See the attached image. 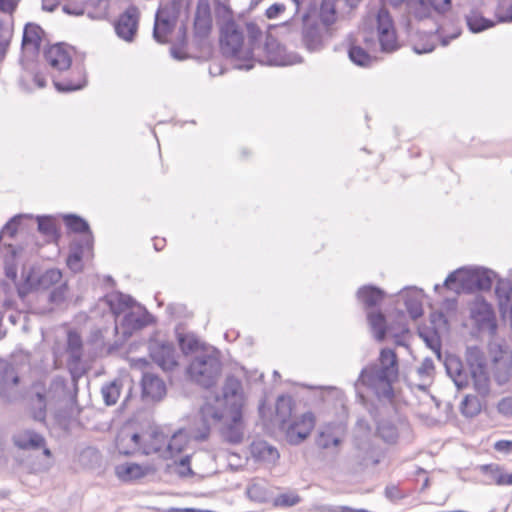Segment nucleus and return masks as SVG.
I'll return each mask as SVG.
<instances>
[{"mask_svg": "<svg viewBox=\"0 0 512 512\" xmlns=\"http://www.w3.org/2000/svg\"><path fill=\"white\" fill-rule=\"evenodd\" d=\"M399 377V360L396 352L391 348H382L378 358L365 366L354 383L360 403L375 419L377 407L366 399L363 389L372 394L379 402L392 404L395 398L393 384Z\"/></svg>", "mask_w": 512, "mask_h": 512, "instance_id": "obj_1", "label": "nucleus"}, {"mask_svg": "<svg viewBox=\"0 0 512 512\" xmlns=\"http://www.w3.org/2000/svg\"><path fill=\"white\" fill-rule=\"evenodd\" d=\"M406 1L380 0L382 6L371 9L363 19V29L375 34L382 52L392 53L400 47L394 20L385 5L397 8Z\"/></svg>", "mask_w": 512, "mask_h": 512, "instance_id": "obj_2", "label": "nucleus"}, {"mask_svg": "<svg viewBox=\"0 0 512 512\" xmlns=\"http://www.w3.org/2000/svg\"><path fill=\"white\" fill-rule=\"evenodd\" d=\"M494 277V272L485 268L458 269L447 276L443 285L457 293L488 291Z\"/></svg>", "mask_w": 512, "mask_h": 512, "instance_id": "obj_3", "label": "nucleus"}, {"mask_svg": "<svg viewBox=\"0 0 512 512\" xmlns=\"http://www.w3.org/2000/svg\"><path fill=\"white\" fill-rule=\"evenodd\" d=\"M222 362L220 351L214 348L211 354L195 357L187 366L186 373L199 386L204 389L214 387L221 376Z\"/></svg>", "mask_w": 512, "mask_h": 512, "instance_id": "obj_4", "label": "nucleus"}, {"mask_svg": "<svg viewBox=\"0 0 512 512\" xmlns=\"http://www.w3.org/2000/svg\"><path fill=\"white\" fill-rule=\"evenodd\" d=\"M375 434L370 423L359 418L354 427V459L361 466H375L380 461V451L374 443Z\"/></svg>", "mask_w": 512, "mask_h": 512, "instance_id": "obj_5", "label": "nucleus"}, {"mask_svg": "<svg viewBox=\"0 0 512 512\" xmlns=\"http://www.w3.org/2000/svg\"><path fill=\"white\" fill-rule=\"evenodd\" d=\"M219 47L225 58H231L243 63L244 33L235 19L220 24Z\"/></svg>", "mask_w": 512, "mask_h": 512, "instance_id": "obj_6", "label": "nucleus"}, {"mask_svg": "<svg viewBox=\"0 0 512 512\" xmlns=\"http://www.w3.org/2000/svg\"><path fill=\"white\" fill-rule=\"evenodd\" d=\"M321 22H299L298 18L292 16L289 20L282 23V27L288 32H300L303 46L309 52H319L324 46V39Z\"/></svg>", "mask_w": 512, "mask_h": 512, "instance_id": "obj_7", "label": "nucleus"}, {"mask_svg": "<svg viewBox=\"0 0 512 512\" xmlns=\"http://www.w3.org/2000/svg\"><path fill=\"white\" fill-rule=\"evenodd\" d=\"M265 60H259L260 64L267 66H290L303 62V57L297 52H288L285 45L267 32L264 42Z\"/></svg>", "mask_w": 512, "mask_h": 512, "instance_id": "obj_8", "label": "nucleus"}, {"mask_svg": "<svg viewBox=\"0 0 512 512\" xmlns=\"http://www.w3.org/2000/svg\"><path fill=\"white\" fill-rule=\"evenodd\" d=\"M467 363L475 391L482 397H486L490 393V377L483 352L478 347H469Z\"/></svg>", "mask_w": 512, "mask_h": 512, "instance_id": "obj_9", "label": "nucleus"}, {"mask_svg": "<svg viewBox=\"0 0 512 512\" xmlns=\"http://www.w3.org/2000/svg\"><path fill=\"white\" fill-rule=\"evenodd\" d=\"M141 308L143 309V313L141 315H138L136 312L130 310L128 312H125L120 320L118 319L115 325V332L118 333L119 328H121L122 342H115L114 345L109 348V350L113 348H119L135 332L140 331L147 326L156 324V317L152 315L144 306H142Z\"/></svg>", "mask_w": 512, "mask_h": 512, "instance_id": "obj_10", "label": "nucleus"}, {"mask_svg": "<svg viewBox=\"0 0 512 512\" xmlns=\"http://www.w3.org/2000/svg\"><path fill=\"white\" fill-rule=\"evenodd\" d=\"M452 8L451 0H407L406 12L408 17L417 21L444 16Z\"/></svg>", "mask_w": 512, "mask_h": 512, "instance_id": "obj_11", "label": "nucleus"}, {"mask_svg": "<svg viewBox=\"0 0 512 512\" xmlns=\"http://www.w3.org/2000/svg\"><path fill=\"white\" fill-rule=\"evenodd\" d=\"M315 416L313 412L307 411L299 418L278 428L285 435L286 442L291 446H298L305 442L315 427Z\"/></svg>", "mask_w": 512, "mask_h": 512, "instance_id": "obj_12", "label": "nucleus"}, {"mask_svg": "<svg viewBox=\"0 0 512 512\" xmlns=\"http://www.w3.org/2000/svg\"><path fill=\"white\" fill-rule=\"evenodd\" d=\"M321 401V411L328 415H333L338 422L348 418V407L346 397L342 390L336 387L322 388L319 395Z\"/></svg>", "mask_w": 512, "mask_h": 512, "instance_id": "obj_13", "label": "nucleus"}, {"mask_svg": "<svg viewBox=\"0 0 512 512\" xmlns=\"http://www.w3.org/2000/svg\"><path fill=\"white\" fill-rule=\"evenodd\" d=\"M179 15L163 7L161 3L156 10L154 26L152 31L153 39L159 44L170 43L169 36L174 32Z\"/></svg>", "mask_w": 512, "mask_h": 512, "instance_id": "obj_14", "label": "nucleus"}, {"mask_svg": "<svg viewBox=\"0 0 512 512\" xmlns=\"http://www.w3.org/2000/svg\"><path fill=\"white\" fill-rule=\"evenodd\" d=\"M150 358L163 370L172 371L178 366L175 358V346L171 341H159L150 338L148 343Z\"/></svg>", "mask_w": 512, "mask_h": 512, "instance_id": "obj_15", "label": "nucleus"}, {"mask_svg": "<svg viewBox=\"0 0 512 512\" xmlns=\"http://www.w3.org/2000/svg\"><path fill=\"white\" fill-rule=\"evenodd\" d=\"M140 11L134 4L129 5L115 20L114 29L116 35L126 41H134L139 26Z\"/></svg>", "mask_w": 512, "mask_h": 512, "instance_id": "obj_16", "label": "nucleus"}, {"mask_svg": "<svg viewBox=\"0 0 512 512\" xmlns=\"http://www.w3.org/2000/svg\"><path fill=\"white\" fill-rule=\"evenodd\" d=\"M231 417L229 423L223 425L219 432L224 442L239 445L244 439V418L241 404H234L233 411H228Z\"/></svg>", "mask_w": 512, "mask_h": 512, "instance_id": "obj_17", "label": "nucleus"}, {"mask_svg": "<svg viewBox=\"0 0 512 512\" xmlns=\"http://www.w3.org/2000/svg\"><path fill=\"white\" fill-rule=\"evenodd\" d=\"M140 386L141 399L143 402L158 403L161 402L167 394L165 382L158 375L153 373L144 372Z\"/></svg>", "mask_w": 512, "mask_h": 512, "instance_id": "obj_18", "label": "nucleus"}, {"mask_svg": "<svg viewBox=\"0 0 512 512\" xmlns=\"http://www.w3.org/2000/svg\"><path fill=\"white\" fill-rule=\"evenodd\" d=\"M246 31L248 38V47L243 54V63L235 64L234 68L238 70L249 71L255 66L254 51L260 47L263 36L262 30L256 22L249 21L246 23Z\"/></svg>", "mask_w": 512, "mask_h": 512, "instance_id": "obj_19", "label": "nucleus"}, {"mask_svg": "<svg viewBox=\"0 0 512 512\" xmlns=\"http://www.w3.org/2000/svg\"><path fill=\"white\" fill-rule=\"evenodd\" d=\"M93 246L94 236L84 237L70 242L69 252L65 260L67 267L74 273L82 272L84 250H92Z\"/></svg>", "mask_w": 512, "mask_h": 512, "instance_id": "obj_20", "label": "nucleus"}, {"mask_svg": "<svg viewBox=\"0 0 512 512\" xmlns=\"http://www.w3.org/2000/svg\"><path fill=\"white\" fill-rule=\"evenodd\" d=\"M470 317L480 330L488 329L491 332L496 330V322L492 306L485 300H476L470 307Z\"/></svg>", "mask_w": 512, "mask_h": 512, "instance_id": "obj_21", "label": "nucleus"}, {"mask_svg": "<svg viewBox=\"0 0 512 512\" xmlns=\"http://www.w3.org/2000/svg\"><path fill=\"white\" fill-rule=\"evenodd\" d=\"M221 398L224 400L228 411H233L234 404H241V411H243L245 397L242 391V383L236 376L230 374L226 377Z\"/></svg>", "mask_w": 512, "mask_h": 512, "instance_id": "obj_22", "label": "nucleus"}, {"mask_svg": "<svg viewBox=\"0 0 512 512\" xmlns=\"http://www.w3.org/2000/svg\"><path fill=\"white\" fill-rule=\"evenodd\" d=\"M104 301L109 307L110 312L117 322L119 317L125 312L130 311L133 307H142L137 301L129 294L121 291H116L112 295H106Z\"/></svg>", "mask_w": 512, "mask_h": 512, "instance_id": "obj_23", "label": "nucleus"}, {"mask_svg": "<svg viewBox=\"0 0 512 512\" xmlns=\"http://www.w3.org/2000/svg\"><path fill=\"white\" fill-rule=\"evenodd\" d=\"M43 56L52 68L59 71L67 70L71 67L72 57L67 51L65 43H56L46 48Z\"/></svg>", "mask_w": 512, "mask_h": 512, "instance_id": "obj_24", "label": "nucleus"}, {"mask_svg": "<svg viewBox=\"0 0 512 512\" xmlns=\"http://www.w3.org/2000/svg\"><path fill=\"white\" fill-rule=\"evenodd\" d=\"M249 451L255 462L275 464L280 459L278 449L263 439L252 441L249 445Z\"/></svg>", "mask_w": 512, "mask_h": 512, "instance_id": "obj_25", "label": "nucleus"}, {"mask_svg": "<svg viewBox=\"0 0 512 512\" xmlns=\"http://www.w3.org/2000/svg\"><path fill=\"white\" fill-rule=\"evenodd\" d=\"M21 277L22 280L18 281L15 287L19 299L24 300L28 295L40 290L38 285V268L34 265L30 266L27 270L23 268Z\"/></svg>", "mask_w": 512, "mask_h": 512, "instance_id": "obj_26", "label": "nucleus"}, {"mask_svg": "<svg viewBox=\"0 0 512 512\" xmlns=\"http://www.w3.org/2000/svg\"><path fill=\"white\" fill-rule=\"evenodd\" d=\"M367 322L373 338L377 342H383L395 328L393 324L387 323L385 315L380 311L367 312Z\"/></svg>", "mask_w": 512, "mask_h": 512, "instance_id": "obj_27", "label": "nucleus"}, {"mask_svg": "<svg viewBox=\"0 0 512 512\" xmlns=\"http://www.w3.org/2000/svg\"><path fill=\"white\" fill-rule=\"evenodd\" d=\"M154 472V468L150 465H140L130 462L115 467V474L123 482H131L139 480Z\"/></svg>", "mask_w": 512, "mask_h": 512, "instance_id": "obj_28", "label": "nucleus"}, {"mask_svg": "<svg viewBox=\"0 0 512 512\" xmlns=\"http://www.w3.org/2000/svg\"><path fill=\"white\" fill-rule=\"evenodd\" d=\"M20 382L14 366L3 359H0V397L9 398L11 390Z\"/></svg>", "mask_w": 512, "mask_h": 512, "instance_id": "obj_29", "label": "nucleus"}, {"mask_svg": "<svg viewBox=\"0 0 512 512\" xmlns=\"http://www.w3.org/2000/svg\"><path fill=\"white\" fill-rule=\"evenodd\" d=\"M44 35L45 31L39 24L34 22L26 23L23 28L21 49L24 50L30 46L33 49V53L38 55L41 50Z\"/></svg>", "mask_w": 512, "mask_h": 512, "instance_id": "obj_30", "label": "nucleus"}, {"mask_svg": "<svg viewBox=\"0 0 512 512\" xmlns=\"http://www.w3.org/2000/svg\"><path fill=\"white\" fill-rule=\"evenodd\" d=\"M37 231L48 238V242L58 243L62 237L61 227L52 215H37Z\"/></svg>", "mask_w": 512, "mask_h": 512, "instance_id": "obj_31", "label": "nucleus"}, {"mask_svg": "<svg viewBox=\"0 0 512 512\" xmlns=\"http://www.w3.org/2000/svg\"><path fill=\"white\" fill-rule=\"evenodd\" d=\"M13 444L20 450H39L46 444L45 437L35 430L26 429L12 437Z\"/></svg>", "mask_w": 512, "mask_h": 512, "instance_id": "obj_32", "label": "nucleus"}, {"mask_svg": "<svg viewBox=\"0 0 512 512\" xmlns=\"http://www.w3.org/2000/svg\"><path fill=\"white\" fill-rule=\"evenodd\" d=\"M295 407V401L292 396L282 394L278 396L275 403V420L278 428L292 421L291 417Z\"/></svg>", "mask_w": 512, "mask_h": 512, "instance_id": "obj_33", "label": "nucleus"}, {"mask_svg": "<svg viewBox=\"0 0 512 512\" xmlns=\"http://www.w3.org/2000/svg\"><path fill=\"white\" fill-rule=\"evenodd\" d=\"M64 225L69 234H79L84 237L93 236L88 221L82 216L74 213L64 214L62 216Z\"/></svg>", "mask_w": 512, "mask_h": 512, "instance_id": "obj_34", "label": "nucleus"}, {"mask_svg": "<svg viewBox=\"0 0 512 512\" xmlns=\"http://www.w3.org/2000/svg\"><path fill=\"white\" fill-rule=\"evenodd\" d=\"M78 78L73 80L65 78L62 80L53 79V86L59 93H71L83 89L87 85L86 72L83 67L78 68Z\"/></svg>", "mask_w": 512, "mask_h": 512, "instance_id": "obj_35", "label": "nucleus"}, {"mask_svg": "<svg viewBox=\"0 0 512 512\" xmlns=\"http://www.w3.org/2000/svg\"><path fill=\"white\" fill-rule=\"evenodd\" d=\"M357 298L366 308H373L383 300L384 291L373 285H365L358 289Z\"/></svg>", "mask_w": 512, "mask_h": 512, "instance_id": "obj_36", "label": "nucleus"}, {"mask_svg": "<svg viewBox=\"0 0 512 512\" xmlns=\"http://www.w3.org/2000/svg\"><path fill=\"white\" fill-rule=\"evenodd\" d=\"M80 464L89 470H100L103 465V456L96 447L88 446L79 455Z\"/></svg>", "mask_w": 512, "mask_h": 512, "instance_id": "obj_37", "label": "nucleus"}, {"mask_svg": "<svg viewBox=\"0 0 512 512\" xmlns=\"http://www.w3.org/2000/svg\"><path fill=\"white\" fill-rule=\"evenodd\" d=\"M66 351L69 355V362L78 364L82 360L83 341L80 333L70 330L67 334Z\"/></svg>", "mask_w": 512, "mask_h": 512, "instance_id": "obj_38", "label": "nucleus"}, {"mask_svg": "<svg viewBox=\"0 0 512 512\" xmlns=\"http://www.w3.org/2000/svg\"><path fill=\"white\" fill-rule=\"evenodd\" d=\"M177 341L181 352L186 356L204 349V345L192 333H177Z\"/></svg>", "mask_w": 512, "mask_h": 512, "instance_id": "obj_39", "label": "nucleus"}, {"mask_svg": "<svg viewBox=\"0 0 512 512\" xmlns=\"http://www.w3.org/2000/svg\"><path fill=\"white\" fill-rule=\"evenodd\" d=\"M465 18L469 30L473 33L482 32L495 25L493 20L485 18L476 10L470 11Z\"/></svg>", "mask_w": 512, "mask_h": 512, "instance_id": "obj_40", "label": "nucleus"}, {"mask_svg": "<svg viewBox=\"0 0 512 512\" xmlns=\"http://www.w3.org/2000/svg\"><path fill=\"white\" fill-rule=\"evenodd\" d=\"M337 1L338 0H322L319 5L320 22L326 28L332 26L337 20Z\"/></svg>", "mask_w": 512, "mask_h": 512, "instance_id": "obj_41", "label": "nucleus"}, {"mask_svg": "<svg viewBox=\"0 0 512 512\" xmlns=\"http://www.w3.org/2000/svg\"><path fill=\"white\" fill-rule=\"evenodd\" d=\"M494 378L499 385H503L508 382L511 376V360L508 357L501 356L499 359L494 360Z\"/></svg>", "mask_w": 512, "mask_h": 512, "instance_id": "obj_42", "label": "nucleus"}, {"mask_svg": "<svg viewBox=\"0 0 512 512\" xmlns=\"http://www.w3.org/2000/svg\"><path fill=\"white\" fill-rule=\"evenodd\" d=\"M122 386L123 380L120 378H116L102 386L101 393L106 406H112L117 403Z\"/></svg>", "mask_w": 512, "mask_h": 512, "instance_id": "obj_43", "label": "nucleus"}, {"mask_svg": "<svg viewBox=\"0 0 512 512\" xmlns=\"http://www.w3.org/2000/svg\"><path fill=\"white\" fill-rule=\"evenodd\" d=\"M183 432V429H178L173 433L165 449V453L168 454V456H164L165 458H172L184 451L187 439Z\"/></svg>", "mask_w": 512, "mask_h": 512, "instance_id": "obj_44", "label": "nucleus"}, {"mask_svg": "<svg viewBox=\"0 0 512 512\" xmlns=\"http://www.w3.org/2000/svg\"><path fill=\"white\" fill-rule=\"evenodd\" d=\"M247 497L258 503H266L271 499V492L262 483H252L246 488Z\"/></svg>", "mask_w": 512, "mask_h": 512, "instance_id": "obj_45", "label": "nucleus"}, {"mask_svg": "<svg viewBox=\"0 0 512 512\" xmlns=\"http://www.w3.org/2000/svg\"><path fill=\"white\" fill-rule=\"evenodd\" d=\"M404 304L410 317L414 320L423 315L422 302L416 293L406 292L403 294Z\"/></svg>", "mask_w": 512, "mask_h": 512, "instance_id": "obj_46", "label": "nucleus"}, {"mask_svg": "<svg viewBox=\"0 0 512 512\" xmlns=\"http://www.w3.org/2000/svg\"><path fill=\"white\" fill-rule=\"evenodd\" d=\"M62 279V272L58 268H49L43 273L38 272V285L40 290H47L59 283Z\"/></svg>", "mask_w": 512, "mask_h": 512, "instance_id": "obj_47", "label": "nucleus"}, {"mask_svg": "<svg viewBox=\"0 0 512 512\" xmlns=\"http://www.w3.org/2000/svg\"><path fill=\"white\" fill-rule=\"evenodd\" d=\"M378 436L388 444H394L399 438L397 427L390 421H382L377 426Z\"/></svg>", "mask_w": 512, "mask_h": 512, "instance_id": "obj_48", "label": "nucleus"}, {"mask_svg": "<svg viewBox=\"0 0 512 512\" xmlns=\"http://www.w3.org/2000/svg\"><path fill=\"white\" fill-rule=\"evenodd\" d=\"M482 409L481 402L477 396L467 395L460 405L461 413L469 418L477 416Z\"/></svg>", "mask_w": 512, "mask_h": 512, "instance_id": "obj_49", "label": "nucleus"}, {"mask_svg": "<svg viewBox=\"0 0 512 512\" xmlns=\"http://www.w3.org/2000/svg\"><path fill=\"white\" fill-rule=\"evenodd\" d=\"M495 293L501 308L509 305L512 298V285L509 281L500 280L497 282Z\"/></svg>", "mask_w": 512, "mask_h": 512, "instance_id": "obj_50", "label": "nucleus"}, {"mask_svg": "<svg viewBox=\"0 0 512 512\" xmlns=\"http://www.w3.org/2000/svg\"><path fill=\"white\" fill-rule=\"evenodd\" d=\"M213 28L212 19H204L200 17H194L193 22V33L195 38H208Z\"/></svg>", "mask_w": 512, "mask_h": 512, "instance_id": "obj_51", "label": "nucleus"}, {"mask_svg": "<svg viewBox=\"0 0 512 512\" xmlns=\"http://www.w3.org/2000/svg\"><path fill=\"white\" fill-rule=\"evenodd\" d=\"M485 470L491 472V477L497 485H512V473H505L497 465H488Z\"/></svg>", "mask_w": 512, "mask_h": 512, "instance_id": "obj_52", "label": "nucleus"}, {"mask_svg": "<svg viewBox=\"0 0 512 512\" xmlns=\"http://www.w3.org/2000/svg\"><path fill=\"white\" fill-rule=\"evenodd\" d=\"M191 459L192 455L187 454L181 457L178 461L174 462L175 465L180 467L176 471L180 478L193 477L195 475V472L191 468Z\"/></svg>", "mask_w": 512, "mask_h": 512, "instance_id": "obj_53", "label": "nucleus"}, {"mask_svg": "<svg viewBox=\"0 0 512 512\" xmlns=\"http://www.w3.org/2000/svg\"><path fill=\"white\" fill-rule=\"evenodd\" d=\"M12 37V29L5 28L4 22L0 19V61H2L8 51Z\"/></svg>", "mask_w": 512, "mask_h": 512, "instance_id": "obj_54", "label": "nucleus"}, {"mask_svg": "<svg viewBox=\"0 0 512 512\" xmlns=\"http://www.w3.org/2000/svg\"><path fill=\"white\" fill-rule=\"evenodd\" d=\"M301 501V497L296 493H282L273 499V505L276 507H292Z\"/></svg>", "mask_w": 512, "mask_h": 512, "instance_id": "obj_55", "label": "nucleus"}, {"mask_svg": "<svg viewBox=\"0 0 512 512\" xmlns=\"http://www.w3.org/2000/svg\"><path fill=\"white\" fill-rule=\"evenodd\" d=\"M445 368L448 376L453 380L455 377L459 376L465 369V366L459 358L450 356L445 361Z\"/></svg>", "mask_w": 512, "mask_h": 512, "instance_id": "obj_56", "label": "nucleus"}, {"mask_svg": "<svg viewBox=\"0 0 512 512\" xmlns=\"http://www.w3.org/2000/svg\"><path fill=\"white\" fill-rule=\"evenodd\" d=\"M341 443L340 438L333 436L330 433L319 432L315 438V444L320 449H327L331 446H338Z\"/></svg>", "mask_w": 512, "mask_h": 512, "instance_id": "obj_57", "label": "nucleus"}, {"mask_svg": "<svg viewBox=\"0 0 512 512\" xmlns=\"http://www.w3.org/2000/svg\"><path fill=\"white\" fill-rule=\"evenodd\" d=\"M299 19V22H320L319 7L316 0H310L305 12Z\"/></svg>", "mask_w": 512, "mask_h": 512, "instance_id": "obj_58", "label": "nucleus"}, {"mask_svg": "<svg viewBox=\"0 0 512 512\" xmlns=\"http://www.w3.org/2000/svg\"><path fill=\"white\" fill-rule=\"evenodd\" d=\"M67 290V282L61 283L59 286L53 288L48 295V302L54 305L62 304L66 299Z\"/></svg>", "mask_w": 512, "mask_h": 512, "instance_id": "obj_59", "label": "nucleus"}, {"mask_svg": "<svg viewBox=\"0 0 512 512\" xmlns=\"http://www.w3.org/2000/svg\"><path fill=\"white\" fill-rule=\"evenodd\" d=\"M130 439L131 441L133 442L134 444V448L132 450H129V449H124L121 447V444L123 442V439H117V442H116V446H117V449L119 451V453L121 455H124V456H132L138 449L139 447L141 446V442H142V436L140 433L138 432H134L131 436H130Z\"/></svg>", "mask_w": 512, "mask_h": 512, "instance_id": "obj_60", "label": "nucleus"}, {"mask_svg": "<svg viewBox=\"0 0 512 512\" xmlns=\"http://www.w3.org/2000/svg\"><path fill=\"white\" fill-rule=\"evenodd\" d=\"M215 16L217 21L223 19V22L234 19L231 7L220 0L215 1Z\"/></svg>", "mask_w": 512, "mask_h": 512, "instance_id": "obj_61", "label": "nucleus"}, {"mask_svg": "<svg viewBox=\"0 0 512 512\" xmlns=\"http://www.w3.org/2000/svg\"><path fill=\"white\" fill-rule=\"evenodd\" d=\"M373 58L366 53L361 47L354 45V64L359 66H369Z\"/></svg>", "mask_w": 512, "mask_h": 512, "instance_id": "obj_62", "label": "nucleus"}, {"mask_svg": "<svg viewBox=\"0 0 512 512\" xmlns=\"http://www.w3.org/2000/svg\"><path fill=\"white\" fill-rule=\"evenodd\" d=\"M200 414L207 419L211 418L216 422H220L223 419V412L213 405H205L201 408Z\"/></svg>", "mask_w": 512, "mask_h": 512, "instance_id": "obj_63", "label": "nucleus"}, {"mask_svg": "<svg viewBox=\"0 0 512 512\" xmlns=\"http://www.w3.org/2000/svg\"><path fill=\"white\" fill-rule=\"evenodd\" d=\"M497 410L504 417H512V397L502 398L497 404Z\"/></svg>", "mask_w": 512, "mask_h": 512, "instance_id": "obj_64", "label": "nucleus"}]
</instances>
